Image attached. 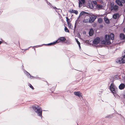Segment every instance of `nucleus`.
Segmentation results:
<instances>
[{
	"label": "nucleus",
	"instance_id": "f257e3e1",
	"mask_svg": "<svg viewBox=\"0 0 125 125\" xmlns=\"http://www.w3.org/2000/svg\"><path fill=\"white\" fill-rule=\"evenodd\" d=\"M109 37V35H106L104 40L101 42V43L105 45H109L110 44H111V42L110 41Z\"/></svg>",
	"mask_w": 125,
	"mask_h": 125
},
{
	"label": "nucleus",
	"instance_id": "f03ea898",
	"mask_svg": "<svg viewBox=\"0 0 125 125\" xmlns=\"http://www.w3.org/2000/svg\"><path fill=\"white\" fill-rule=\"evenodd\" d=\"M32 108L36 113L38 114L39 116L41 117L42 116V109L41 108L37 109V108L34 105L32 106Z\"/></svg>",
	"mask_w": 125,
	"mask_h": 125
},
{
	"label": "nucleus",
	"instance_id": "7ed1b4c3",
	"mask_svg": "<svg viewBox=\"0 0 125 125\" xmlns=\"http://www.w3.org/2000/svg\"><path fill=\"white\" fill-rule=\"evenodd\" d=\"M110 89L111 91L113 93H116L117 88L114 85L113 83H111V84Z\"/></svg>",
	"mask_w": 125,
	"mask_h": 125
},
{
	"label": "nucleus",
	"instance_id": "20e7f679",
	"mask_svg": "<svg viewBox=\"0 0 125 125\" xmlns=\"http://www.w3.org/2000/svg\"><path fill=\"white\" fill-rule=\"evenodd\" d=\"M118 7L117 5H115L114 6V4L111 3V8L112 10H114L117 11L118 10Z\"/></svg>",
	"mask_w": 125,
	"mask_h": 125
},
{
	"label": "nucleus",
	"instance_id": "39448f33",
	"mask_svg": "<svg viewBox=\"0 0 125 125\" xmlns=\"http://www.w3.org/2000/svg\"><path fill=\"white\" fill-rule=\"evenodd\" d=\"M100 38L98 37H96L93 41V43L94 44H97L100 42Z\"/></svg>",
	"mask_w": 125,
	"mask_h": 125
},
{
	"label": "nucleus",
	"instance_id": "423d86ee",
	"mask_svg": "<svg viewBox=\"0 0 125 125\" xmlns=\"http://www.w3.org/2000/svg\"><path fill=\"white\" fill-rule=\"evenodd\" d=\"M66 39L64 37H61L59 38L55 43H58L61 42H64L65 41Z\"/></svg>",
	"mask_w": 125,
	"mask_h": 125
},
{
	"label": "nucleus",
	"instance_id": "0eeeda50",
	"mask_svg": "<svg viewBox=\"0 0 125 125\" xmlns=\"http://www.w3.org/2000/svg\"><path fill=\"white\" fill-rule=\"evenodd\" d=\"M79 1V7H81L85 3V0H78Z\"/></svg>",
	"mask_w": 125,
	"mask_h": 125
},
{
	"label": "nucleus",
	"instance_id": "6e6552de",
	"mask_svg": "<svg viewBox=\"0 0 125 125\" xmlns=\"http://www.w3.org/2000/svg\"><path fill=\"white\" fill-rule=\"evenodd\" d=\"M96 18V17L94 15H92L90 17L89 20L90 21V23H92L95 20Z\"/></svg>",
	"mask_w": 125,
	"mask_h": 125
},
{
	"label": "nucleus",
	"instance_id": "1a4fd4ad",
	"mask_svg": "<svg viewBox=\"0 0 125 125\" xmlns=\"http://www.w3.org/2000/svg\"><path fill=\"white\" fill-rule=\"evenodd\" d=\"M74 94L76 96H78L79 97H80L81 96H82L81 95V93L79 91L74 92Z\"/></svg>",
	"mask_w": 125,
	"mask_h": 125
},
{
	"label": "nucleus",
	"instance_id": "9d476101",
	"mask_svg": "<svg viewBox=\"0 0 125 125\" xmlns=\"http://www.w3.org/2000/svg\"><path fill=\"white\" fill-rule=\"evenodd\" d=\"M123 54L124 56L122 57V58L121 59L122 60V63H124L125 62V53H124V52L123 53Z\"/></svg>",
	"mask_w": 125,
	"mask_h": 125
},
{
	"label": "nucleus",
	"instance_id": "9b49d317",
	"mask_svg": "<svg viewBox=\"0 0 125 125\" xmlns=\"http://www.w3.org/2000/svg\"><path fill=\"white\" fill-rule=\"evenodd\" d=\"M69 12L72 13H74L76 14H77L78 13V11L77 10L73 9L70 10H69Z\"/></svg>",
	"mask_w": 125,
	"mask_h": 125
},
{
	"label": "nucleus",
	"instance_id": "f8f14e48",
	"mask_svg": "<svg viewBox=\"0 0 125 125\" xmlns=\"http://www.w3.org/2000/svg\"><path fill=\"white\" fill-rule=\"evenodd\" d=\"M120 37L122 40H125V35L123 33H121L120 34Z\"/></svg>",
	"mask_w": 125,
	"mask_h": 125
},
{
	"label": "nucleus",
	"instance_id": "ddd939ff",
	"mask_svg": "<svg viewBox=\"0 0 125 125\" xmlns=\"http://www.w3.org/2000/svg\"><path fill=\"white\" fill-rule=\"evenodd\" d=\"M125 85L124 84L121 83L119 86V88L121 90H122L125 88Z\"/></svg>",
	"mask_w": 125,
	"mask_h": 125
},
{
	"label": "nucleus",
	"instance_id": "4468645a",
	"mask_svg": "<svg viewBox=\"0 0 125 125\" xmlns=\"http://www.w3.org/2000/svg\"><path fill=\"white\" fill-rule=\"evenodd\" d=\"M116 2L117 4L121 6H122L123 5L122 2L119 0H116Z\"/></svg>",
	"mask_w": 125,
	"mask_h": 125
},
{
	"label": "nucleus",
	"instance_id": "2eb2a0df",
	"mask_svg": "<svg viewBox=\"0 0 125 125\" xmlns=\"http://www.w3.org/2000/svg\"><path fill=\"white\" fill-rule=\"evenodd\" d=\"M89 34L90 36H92L94 34V30L93 29L91 28L89 31Z\"/></svg>",
	"mask_w": 125,
	"mask_h": 125
},
{
	"label": "nucleus",
	"instance_id": "dca6fc26",
	"mask_svg": "<svg viewBox=\"0 0 125 125\" xmlns=\"http://www.w3.org/2000/svg\"><path fill=\"white\" fill-rule=\"evenodd\" d=\"M119 16V14L118 13H115L113 15V17L114 19H116Z\"/></svg>",
	"mask_w": 125,
	"mask_h": 125
},
{
	"label": "nucleus",
	"instance_id": "f3484780",
	"mask_svg": "<svg viewBox=\"0 0 125 125\" xmlns=\"http://www.w3.org/2000/svg\"><path fill=\"white\" fill-rule=\"evenodd\" d=\"M103 6L101 5L97 4L96 5V7L98 9H102L103 8Z\"/></svg>",
	"mask_w": 125,
	"mask_h": 125
},
{
	"label": "nucleus",
	"instance_id": "a211bd4d",
	"mask_svg": "<svg viewBox=\"0 0 125 125\" xmlns=\"http://www.w3.org/2000/svg\"><path fill=\"white\" fill-rule=\"evenodd\" d=\"M110 38L111 40H113L114 39V35L113 33H111L110 34Z\"/></svg>",
	"mask_w": 125,
	"mask_h": 125
},
{
	"label": "nucleus",
	"instance_id": "6ab92c4d",
	"mask_svg": "<svg viewBox=\"0 0 125 125\" xmlns=\"http://www.w3.org/2000/svg\"><path fill=\"white\" fill-rule=\"evenodd\" d=\"M105 21L106 23L109 24L110 23V21L107 18L105 19Z\"/></svg>",
	"mask_w": 125,
	"mask_h": 125
},
{
	"label": "nucleus",
	"instance_id": "aec40b11",
	"mask_svg": "<svg viewBox=\"0 0 125 125\" xmlns=\"http://www.w3.org/2000/svg\"><path fill=\"white\" fill-rule=\"evenodd\" d=\"M83 22L84 23H90V21L89 19L84 20L83 21Z\"/></svg>",
	"mask_w": 125,
	"mask_h": 125
},
{
	"label": "nucleus",
	"instance_id": "412c9836",
	"mask_svg": "<svg viewBox=\"0 0 125 125\" xmlns=\"http://www.w3.org/2000/svg\"><path fill=\"white\" fill-rule=\"evenodd\" d=\"M75 40H76V42H77V43L79 47L80 48H81V47L80 46V43L78 41V39H76V38L75 39Z\"/></svg>",
	"mask_w": 125,
	"mask_h": 125
},
{
	"label": "nucleus",
	"instance_id": "4be33fe9",
	"mask_svg": "<svg viewBox=\"0 0 125 125\" xmlns=\"http://www.w3.org/2000/svg\"><path fill=\"white\" fill-rule=\"evenodd\" d=\"M116 62H117L119 63H122V60H121L120 59H117Z\"/></svg>",
	"mask_w": 125,
	"mask_h": 125
},
{
	"label": "nucleus",
	"instance_id": "5701e85b",
	"mask_svg": "<svg viewBox=\"0 0 125 125\" xmlns=\"http://www.w3.org/2000/svg\"><path fill=\"white\" fill-rule=\"evenodd\" d=\"M64 30L65 32H69V30L68 29V28L65 26V27L64 28Z\"/></svg>",
	"mask_w": 125,
	"mask_h": 125
},
{
	"label": "nucleus",
	"instance_id": "b1692460",
	"mask_svg": "<svg viewBox=\"0 0 125 125\" xmlns=\"http://www.w3.org/2000/svg\"><path fill=\"white\" fill-rule=\"evenodd\" d=\"M68 26L69 28L72 29V25L70 22L67 23Z\"/></svg>",
	"mask_w": 125,
	"mask_h": 125
},
{
	"label": "nucleus",
	"instance_id": "393cba45",
	"mask_svg": "<svg viewBox=\"0 0 125 125\" xmlns=\"http://www.w3.org/2000/svg\"><path fill=\"white\" fill-rule=\"evenodd\" d=\"M66 21L67 22V23L70 22V21L69 19L68 18V16L67 17H66Z\"/></svg>",
	"mask_w": 125,
	"mask_h": 125
},
{
	"label": "nucleus",
	"instance_id": "a878e982",
	"mask_svg": "<svg viewBox=\"0 0 125 125\" xmlns=\"http://www.w3.org/2000/svg\"><path fill=\"white\" fill-rule=\"evenodd\" d=\"M27 75L28 76V77L29 76H30V78L31 79L33 78V77L31 76L29 73H28L27 72Z\"/></svg>",
	"mask_w": 125,
	"mask_h": 125
},
{
	"label": "nucleus",
	"instance_id": "bb28decb",
	"mask_svg": "<svg viewBox=\"0 0 125 125\" xmlns=\"http://www.w3.org/2000/svg\"><path fill=\"white\" fill-rule=\"evenodd\" d=\"M98 21L99 22L101 23L102 22V19L101 18H99L98 20Z\"/></svg>",
	"mask_w": 125,
	"mask_h": 125
},
{
	"label": "nucleus",
	"instance_id": "cd10ccee",
	"mask_svg": "<svg viewBox=\"0 0 125 125\" xmlns=\"http://www.w3.org/2000/svg\"><path fill=\"white\" fill-rule=\"evenodd\" d=\"M90 7L91 9H93L94 8V7L92 3L90 4Z\"/></svg>",
	"mask_w": 125,
	"mask_h": 125
},
{
	"label": "nucleus",
	"instance_id": "c85d7f7f",
	"mask_svg": "<svg viewBox=\"0 0 125 125\" xmlns=\"http://www.w3.org/2000/svg\"><path fill=\"white\" fill-rule=\"evenodd\" d=\"M29 86H30V87L32 89H34L33 87V86L31 85V84H29Z\"/></svg>",
	"mask_w": 125,
	"mask_h": 125
},
{
	"label": "nucleus",
	"instance_id": "c756f323",
	"mask_svg": "<svg viewBox=\"0 0 125 125\" xmlns=\"http://www.w3.org/2000/svg\"><path fill=\"white\" fill-rule=\"evenodd\" d=\"M93 3L95 5H96L97 4V2L96 1V0L93 1Z\"/></svg>",
	"mask_w": 125,
	"mask_h": 125
},
{
	"label": "nucleus",
	"instance_id": "7c9ffc66",
	"mask_svg": "<svg viewBox=\"0 0 125 125\" xmlns=\"http://www.w3.org/2000/svg\"><path fill=\"white\" fill-rule=\"evenodd\" d=\"M85 13V12L84 11H82V12L80 14V15H83L84 14V13Z\"/></svg>",
	"mask_w": 125,
	"mask_h": 125
},
{
	"label": "nucleus",
	"instance_id": "2f4dec72",
	"mask_svg": "<svg viewBox=\"0 0 125 125\" xmlns=\"http://www.w3.org/2000/svg\"><path fill=\"white\" fill-rule=\"evenodd\" d=\"M121 1L122 2V3H124L125 2V0H121Z\"/></svg>",
	"mask_w": 125,
	"mask_h": 125
},
{
	"label": "nucleus",
	"instance_id": "473e14b6",
	"mask_svg": "<svg viewBox=\"0 0 125 125\" xmlns=\"http://www.w3.org/2000/svg\"><path fill=\"white\" fill-rule=\"evenodd\" d=\"M54 43H49V44H48V45H52V44H53Z\"/></svg>",
	"mask_w": 125,
	"mask_h": 125
},
{
	"label": "nucleus",
	"instance_id": "72a5a7b5",
	"mask_svg": "<svg viewBox=\"0 0 125 125\" xmlns=\"http://www.w3.org/2000/svg\"><path fill=\"white\" fill-rule=\"evenodd\" d=\"M76 25H75V27H74V31H75V28H76Z\"/></svg>",
	"mask_w": 125,
	"mask_h": 125
},
{
	"label": "nucleus",
	"instance_id": "f704fd0d",
	"mask_svg": "<svg viewBox=\"0 0 125 125\" xmlns=\"http://www.w3.org/2000/svg\"><path fill=\"white\" fill-rule=\"evenodd\" d=\"M2 41H0V44H1V43H2Z\"/></svg>",
	"mask_w": 125,
	"mask_h": 125
},
{
	"label": "nucleus",
	"instance_id": "c9c22d12",
	"mask_svg": "<svg viewBox=\"0 0 125 125\" xmlns=\"http://www.w3.org/2000/svg\"><path fill=\"white\" fill-rule=\"evenodd\" d=\"M124 32H125V28H124Z\"/></svg>",
	"mask_w": 125,
	"mask_h": 125
},
{
	"label": "nucleus",
	"instance_id": "e433bc0d",
	"mask_svg": "<svg viewBox=\"0 0 125 125\" xmlns=\"http://www.w3.org/2000/svg\"><path fill=\"white\" fill-rule=\"evenodd\" d=\"M124 53H125V50L124 51Z\"/></svg>",
	"mask_w": 125,
	"mask_h": 125
},
{
	"label": "nucleus",
	"instance_id": "4c0bfd02",
	"mask_svg": "<svg viewBox=\"0 0 125 125\" xmlns=\"http://www.w3.org/2000/svg\"><path fill=\"white\" fill-rule=\"evenodd\" d=\"M124 98H125V95H124Z\"/></svg>",
	"mask_w": 125,
	"mask_h": 125
}]
</instances>
